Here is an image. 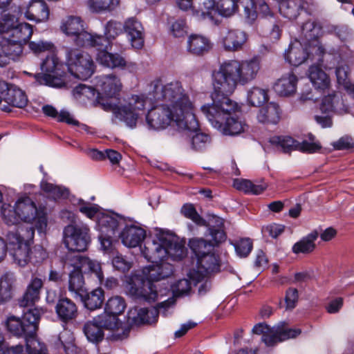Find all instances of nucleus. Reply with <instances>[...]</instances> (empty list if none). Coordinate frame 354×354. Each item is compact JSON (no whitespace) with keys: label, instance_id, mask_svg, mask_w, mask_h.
I'll use <instances>...</instances> for the list:
<instances>
[{"label":"nucleus","instance_id":"1","mask_svg":"<svg viewBox=\"0 0 354 354\" xmlns=\"http://www.w3.org/2000/svg\"><path fill=\"white\" fill-rule=\"evenodd\" d=\"M260 63L257 58L225 61L212 73V102L201 107L211 125L225 136H236L244 131V124L238 113L240 107L229 95L238 84L245 85L257 75Z\"/></svg>","mask_w":354,"mask_h":354},{"label":"nucleus","instance_id":"2","mask_svg":"<svg viewBox=\"0 0 354 354\" xmlns=\"http://www.w3.org/2000/svg\"><path fill=\"white\" fill-rule=\"evenodd\" d=\"M142 256L151 264L142 269L148 279L159 280L169 277L174 266L167 260L180 261L187 255L185 241L163 230H160L151 241L141 248Z\"/></svg>","mask_w":354,"mask_h":354},{"label":"nucleus","instance_id":"3","mask_svg":"<svg viewBox=\"0 0 354 354\" xmlns=\"http://www.w3.org/2000/svg\"><path fill=\"white\" fill-rule=\"evenodd\" d=\"M95 86L105 95L98 100L101 107L106 111H111L127 127L136 128L140 111L146 105L145 96L132 95L122 102L119 96L122 85L120 78L113 74L95 77Z\"/></svg>","mask_w":354,"mask_h":354},{"label":"nucleus","instance_id":"4","mask_svg":"<svg viewBox=\"0 0 354 354\" xmlns=\"http://www.w3.org/2000/svg\"><path fill=\"white\" fill-rule=\"evenodd\" d=\"M32 35V26L19 23L13 15H5L0 20V67L16 62L23 56L24 45Z\"/></svg>","mask_w":354,"mask_h":354},{"label":"nucleus","instance_id":"5","mask_svg":"<svg viewBox=\"0 0 354 354\" xmlns=\"http://www.w3.org/2000/svg\"><path fill=\"white\" fill-rule=\"evenodd\" d=\"M147 99L157 103L161 102L162 104L177 109L181 114H185V118L189 122V128L198 127L193 104L180 81L173 80L164 83L160 78L155 79L149 84ZM145 100L147 101V97Z\"/></svg>","mask_w":354,"mask_h":354},{"label":"nucleus","instance_id":"6","mask_svg":"<svg viewBox=\"0 0 354 354\" xmlns=\"http://www.w3.org/2000/svg\"><path fill=\"white\" fill-rule=\"evenodd\" d=\"M323 33L321 24L317 21H307L301 26V34L306 41L304 44L295 40L291 41L284 53L285 60L293 66H298L308 59L322 60L325 49L317 39Z\"/></svg>","mask_w":354,"mask_h":354},{"label":"nucleus","instance_id":"7","mask_svg":"<svg viewBox=\"0 0 354 354\" xmlns=\"http://www.w3.org/2000/svg\"><path fill=\"white\" fill-rule=\"evenodd\" d=\"M68 290L76 300H82V295L85 292L83 272H91L102 283L103 272L100 264L82 254L68 253Z\"/></svg>","mask_w":354,"mask_h":354},{"label":"nucleus","instance_id":"8","mask_svg":"<svg viewBox=\"0 0 354 354\" xmlns=\"http://www.w3.org/2000/svg\"><path fill=\"white\" fill-rule=\"evenodd\" d=\"M196 3L202 6L205 12V19L214 21L216 14L225 17L233 15L241 6L243 9V16L247 23L252 24L257 18L254 7V0H196Z\"/></svg>","mask_w":354,"mask_h":354},{"label":"nucleus","instance_id":"9","mask_svg":"<svg viewBox=\"0 0 354 354\" xmlns=\"http://www.w3.org/2000/svg\"><path fill=\"white\" fill-rule=\"evenodd\" d=\"M146 121L149 129L161 130L168 126L175 124L178 129L196 130L189 128V122L185 118L177 109L165 104H160L151 108L146 115Z\"/></svg>","mask_w":354,"mask_h":354},{"label":"nucleus","instance_id":"10","mask_svg":"<svg viewBox=\"0 0 354 354\" xmlns=\"http://www.w3.org/2000/svg\"><path fill=\"white\" fill-rule=\"evenodd\" d=\"M35 230L32 227H20L16 232H9L7 234V250L14 261L19 266H25L30 260V244L32 241Z\"/></svg>","mask_w":354,"mask_h":354},{"label":"nucleus","instance_id":"11","mask_svg":"<svg viewBox=\"0 0 354 354\" xmlns=\"http://www.w3.org/2000/svg\"><path fill=\"white\" fill-rule=\"evenodd\" d=\"M91 243L89 228L78 216L68 209V253L80 254Z\"/></svg>","mask_w":354,"mask_h":354},{"label":"nucleus","instance_id":"12","mask_svg":"<svg viewBox=\"0 0 354 354\" xmlns=\"http://www.w3.org/2000/svg\"><path fill=\"white\" fill-rule=\"evenodd\" d=\"M42 309L37 308H30L24 313L21 319L15 316H10L6 321L7 329L17 337L27 338H37L36 333Z\"/></svg>","mask_w":354,"mask_h":354},{"label":"nucleus","instance_id":"13","mask_svg":"<svg viewBox=\"0 0 354 354\" xmlns=\"http://www.w3.org/2000/svg\"><path fill=\"white\" fill-rule=\"evenodd\" d=\"M41 68L44 73L35 75L36 81L39 84L55 88H60L65 85L64 65L54 52L43 61Z\"/></svg>","mask_w":354,"mask_h":354},{"label":"nucleus","instance_id":"14","mask_svg":"<svg viewBox=\"0 0 354 354\" xmlns=\"http://www.w3.org/2000/svg\"><path fill=\"white\" fill-rule=\"evenodd\" d=\"M142 274L143 277L138 284L129 283V293L133 298L150 303L170 293L171 290L168 286H165V283H163L165 286L163 288H160L158 290V286L154 281H158V280L148 279L147 276L143 273ZM164 279H161V280Z\"/></svg>","mask_w":354,"mask_h":354},{"label":"nucleus","instance_id":"15","mask_svg":"<svg viewBox=\"0 0 354 354\" xmlns=\"http://www.w3.org/2000/svg\"><path fill=\"white\" fill-rule=\"evenodd\" d=\"M94 71L95 64L88 53L72 49L68 50V73L75 78L86 80Z\"/></svg>","mask_w":354,"mask_h":354},{"label":"nucleus","instance_id":"16","mask_svg":"<svg viewBox=\"0 0 354 354\" xmlns=\"http://www.w3.org/2000/svg\"><path fill=\"white\" fill-rule=\"evenodd\" d=\"M17 202L19 221H34L37 232L41 234H44L47 227L46 214L42 210H38L35 203L28 196L20 197Z\"/></svg>","mask_w":354,"mask_h":354},{"label":"nucleus","instance_id":"17","mask_svg":"<svg viewBox=\"0 0 354 354\" xmlns=\"http://www.w3.org/2000/svg\"><path fill=\"white\" fill-rule=\"evenodd\" d=\"M220 270L219 256L214 250L204 256L196 258V268L189 271V277L194 285H196L205 278L219 272Z\"/></svg>","mask_w":354,"mask_h":354},{"label":"nucleus","instance_id":"18","mask_svg":"<svg viewBox=\"0 0 354 354\" xmlns=\"http://www.w3.org/2000/svg\"><path fill=\"white\" fill-rule=\"evenodd\" d=\"M322 115L315 116L316 122L323 128L332 126L331 114L337 113L344 114L348 112V107L343 103V100L335 93L325 96L320 104Z\"/></svg>","mask_w":354,"mask_h":354},{"label":"nucleus","instance_id":"19","mask_svg":"<svg viewBox=\"0 0 354 354\" xmlns=\"http://www.w3.org/2000/svg\"><path fill=\"white\" fill-rule=\"evenodd\" d=\"M269 142L277 150L284 153H289L293 150L313 153L321 148V146L315 142H309L306 140L299 142L288 136H273L270 138Z\"/></svg>","mask_w":354,"mask_h":354},{"label":"nucleus","instance_id":"20","mask_svg":"<svg viewBox=\"0 0 354 354\" xmlns=\"http://www.w3.org/2000/svg\"><path fill=\"white\" fill-rule=\"evenodd\" d=\"M280 15L290 21H293L304 12L312 15L316 10V6L311 0H278Z\"/></svg>","mask_w":354,"mask_h":354},{"label":"nucleus","instance_id":"21","mask_svg":"<svg viewBox=\"0 0 354 354\" xmlns=\"http://www.w3.org/2000/svg\"><path fill=\"white\" fill-rule=\"evenodd\" d=\"M0 94L2 95L3 102L8 104L1 107V109L6 112L11 111L10 106L23 108L28 103V97L22 89L4 80H0Z\"/></svg>","mask_w":354,"mask_h":354},{"label":"nucleus","instance_id":"22","mask_svg":"<svg viewBox=\"0 0 354 354\" xmlns=\"http://www.w3.org/2000/svg\"><path fill=\"white\" fill-rule=\"evenodd\" d=\"M174 300L172 298L159 303L157 307L142 308L139 309L137 317L133 318V322L138 324H153L158 320L159 314L166 317L172 313V306Z\"/></svg>","mask_w":354,"mask_h":354},{"label":"nucleus","instance_id":"23","mask_svg":"<svg viewBox=\"0 0 354 354\" xmlns=\"http://www.w3.org/2000/svg\"><path fill=\"white\" fill-rule=\"evenodd\" d=\"M301 333V330L300 329L287 328L285 326V323L281 322L272 327L269 332L263 335L261 340L267 346H273L277 343L295 338L300 335Z\"/></svg>","mask_w":354,"mask_h":354},{"label":"nucleus","instance_id":"24","mask_svg":"<svg viewBox=\"0 0 354 354\" xmlns=\"http://www.w3.org/2000/svg\"><path fill=\"white\" fill-rule=\"evenodd\" d=\"M122 227V231L119 233L122 243L127 248L140 246L146 237L145 230L137 222L128 224L127 220Z\"/></svg>","mask_w":354,"mask_h":354},{"label":"nucleus","instance_id":"25","mask_svg":"<svg viewBox=\"0 0 354 354\" xmlns=\"http://www.w3.org/2000/svg\"><path fill=\"white\" fill-rule=\"evenodd\" d=\"M1 354H48L46 345L37 338H27L26 345L10 346L6 342Z\"/></svg>","mask_w":354,"mask_h":354},{"label":"nucleus","instance_id":"26","mask_svg":"<svg viewBox=\"0 0 354 354\" xmlns=\"http://www.w3.org/2000/svg\"><path fill=\"white\" fill-rule=\"evenodd\" d=\"M248 39L245 32L239 29L227 30L221 33L219 44L227 52L241 50Z\"/></svg>","mask_w":354,"mask_h":354},{"label":"nucleus","instance_id":"27","mask_svg":"<svg viewBox=\"0 0 354 354\" xmlns=\"http://www.w3.org/2000/svg\"><path fill=\"white\" fill-rule=\"evenodd\" d=\"M88 39H91V34L85 30L81 17L68 16V43H73L77 47L87 42Z\"/></svg>","mask_w":354,"mask_h":354},{"label":"nucleus","instance_id":"28","mask_svg":"<svg viewBox=\"0 0 354 354\" xmlns=\"http://www.w3.org/2000/svg\"><path fill=\"white\" fill-rule=\"evenodd\" d=\"M18 12L30 21L45 22L49 18V9L43 0H32L26 7L18 8Z\"/></svg>","mask_w":354,"mask_h":354},{"label":"nucleus","instance_id":"29","mask_svg":"<svg viewBox=\"0 0 354 354\" xmlns=\"http://www.w3.org/2000/svg\"><path fill=\"white\" fill-rule=\"evenodd\" d=\"M124 30L127 34L131 46L141 49L144 46V28L140 21L135 17L127 19L124 24Z\"/></svg>","mask_w":354,"mask_h":354},{"label":"nucleus","instance_id":"30","mask_svg":"<svg viewBox=\"0 0 354 354\" xmlns=\"http://www.w3.org/2000/svg\"><path fill=\"white\" fill-rule=\"evenodd\" d=\"M126 218L116 213L102 214L98 218V227L102 234L115 235L125 224Z\"/></svg>","mask_w":354,"mask_h":354},{"label":"nucleus","instance_id":"31","mask_svg":"<svg viewBox=\"0 0 354 354\" xmlns=\"http://www.w3.org/2000/svg\"><path fill=\"white\" fill-rule=\"evenodd\" d=\"M298 82L297 77L292 72L282 75L273 86L275 93L281 97H289L295 93Z\"/></svg>","mask_w":354,"mask_h":354},{"label":"nucleus","instance_id":"32","mask_svg":"<svg viewBox=\"0 0 354 354\" xmlns=\"http://www.w3.org/2000/svg\"><path fill=\"white\" fill-rule=\"evenodd\" d=\"M42 287L43 281L41 279L32 278L22 298L19 301L20 306L26 307L34 305L39 299L40 291Z\"/></svg>","mask_w":354,"mask_h":354},{"label":"nucleus","instance_id":"33","mask_svg":"<svg viewBox=\"0 0 354 354\" xmlns=\"http://www.w3.org/2000/svg\"><path fill=\"white\" fill-rule=\"evenodd\" d=\"M97 61L105 67L123 69L127 65L125 59L119 53H111L107 50L97 53Z\"/></svg>","mask_w":354,"mask_h":354},{"label":"nucleus","instance_id":"34","mask_svg":"<svg viewBox=\"0 0 354 354\" xmlns=\"http://www.w3.org/2000/svg\"><path fill=\"white\" fill-rule=\"evenodd\" d=\"M280 119V111L278 104L274 102L268 103L260 109L257 120L263 124H276Z\"/></svg>","mask_w":354,"mask_h":354},{"label":"nucleus","instance_id":"35","mask_svg":"<svg viewBox=\"0 0 354 354\" xmlns=\"http://www.w3.org/2000/svg\"><path fill=\"white\" fill-rule=\"evenodd\" d=\"M308 75L315 89L324 91L328 88L330 85L329 77L319 66H310Z\"/></svg>","mask_w":354,"mask_h":354},{"label":"nucleus","instance_id":"36","mask_svg":"<svg viewBox=\"0 0 354 354\" xmlns=\"http://www.w3.org/2000/svg\"><path fill=\"white\" fill-rule=\"evenodd\" d=\"M199 124L196 130L179 129V131H186L190 133V146L191 149L195 151H202L205 149L211 143V138L209 135L198 131Z\"/></svg>","mask_w":354,"mask_h":354},{"label":"nucleus","instance_id":"37","mask_svg":"<svg viewBox=\"0 0 354 354\" xmlns=\"http://www.w3.org/2000/svg\"><path fill=\"white\" fill-rule=\"evenodd\" d=\"M210 48L209 39L201 35H191L187 40V50L192 54L200 55L207 53Z\"/></svg>","mask_w":354,"mask_h":354},{"label":"nucleus","instance_id":"38","mask_svg":"<svg viewBox=\"0 0 354 354\" xmlns=\"http://www.w3.org/2000/svg\"><path fill=\"white\" fill-rule=\"evenodd\" d=\"M82 300H79L84 306L90 310H94L100 308L104 300V291L101 288H97L89 293L84 292L82 295Z\"/></svg>","mask_w":354,"mask_h":354},{"label":"nucleus","instance_id":"39","mask_svg":"<svg viewBox=\"0 0 354 354\" xmlns=\"http://www.w3.org/2000/svg\"><path fill=\"white\" fill-rule=\"evenodd\" d=\"M319 236V232L314 230L295 243L292 248L295 254H308L312 252L315 248V241Z\"/></svg>","mask_w":354,"mask_h":354},{"label":"nucleus","instance_id":"40","mask_svg":"<svg viewBox=\"0 0 354 354\" xmlns=\"http://www.w3.org/2000/svg\"><path fill=\"white\" fill-rule=\"evenodd\" d=\"M120 0H87L88 10L95 14L113 12L119 6Z\"/></svg>","mask_w":354,"mask_h":354},{"label":"nucleus","instance_id":"41","mask_svg":"<svg viewBox=\"0 0 354 354\" xmlns=\"http://www.w3.org/2000/svg\"><path fill=\"white\" fill-rule=\"evenodd\" d=\"M234 187L245 194L259 195L266 189L268 185L265 182L256 184L247 179H236L234 181Z\"/></svg>","mask_w":354,"mask_h":354},{"label":"nucleus","instance_id":"42","mask_svg":"<svg viewBox=\"0 0 354 354\" xmlns=\"http://www.w3.org/2000/svg\"><path fill=\"white\" fill-rule=\"evenodd\" d=\"M189 246L196 259L214 250V245L202 238H193L189 241Z\"/></svg>","mask_w":354,"mask_h":354},{"label":"nucleus","instance_id":"43","mask_svg":"<svg viewBox=\"0 0 354 354\" xmlns=\"http://www.w3.org/2000/svg\"><path fill=\"white\" fill-rule=\"evenodd\" d=\"M268 100V91L267 89L253 86L248 91L247 100L251 106H261Z\"/></svg>","mask_w":354,"mask_h":354},{"label":"nucleus","instance_id":"44","mask_svg":"<svg viewBox=\"0 0 354 354\" xmlns=\"http://www.w3.org/2000/svg\"><path fill=\"white\" fill-rule=\"evenodd\" d=\"M212 222L214 224L211 225L209 223L207 228L209 235L212 237V240L216 244L225 241L226 239V235L223 230V219L214 216L212 217Z\"/></svg>","mask_w":354,"mask_h":354},{"label":"nucleus","instance_id":"45","mask_svg":"<svg viewBox=\"0 0 354 354\" xmlns=\"http://www.w3.org/2000/svg\"><path fill=\"white\" fill-rule=\"evenodd\" d=\"M14 274L7 272L0 278V304L8 301L12 297Z\"/></svg>","mask_w":354,"mask_h":354},{"label":"nucleus","instance_id":"46","mask_svg":"<svg viewBox=\"0 0 354 354\" xmlns=\"http://www.w3.org/2000/svg\"><path fill=\"white\" fill-rule=\"evenodd\" d=\"M17 202L14 205L3 203L1 206V214L4 222L8 225H16L19 222V216L17 209Z\"/></svg>","mask_w":354,"mask_h":354},{"label":"nucleus","instance_id":"47","mask_svg":"<svg viewBox=\"0 0 354 354\" xmlns=\"http://www.w3.org/2000/svg\"><path fill=\"white\" fill-rule=\"evenodd\" d=\"M84 333L89 342H98L104 337L103 330L93 320L84 326Z\"/></svg>","mask_w":354,"mask_h":354},{"label":"nucleus","instance_id":"48","mask_svg":"<svg viewBox=\"0 0 354 354\" xmlns=\"http://www.w3.org/2000/svg\"><path fill=\"white\" fill-rule=\"evenodd\" d=\"M126 306V302L122 297L115 296L108 299L105 304V310L118 317L124 311Z\"/></svg>","mask_w":354,"mask_h":354},{"label":"nucleus","instance_id":"49","mask_svg":"<svg viewBox=\"0 0 354 354\" xmlns=\"http://www.w3.org/2000/svg\"><path fill=\"white\" fill-rule=\"evenodd\" d=\"M93 321L100 326L102 329H114L119 326L118 318L104 310V312L94 317Z\"/></svg>","mask_w":354,"mask_h":354},{"label":"nucleus","instance_id":"50","mask_svg":"<svg viewBox=\"0 0 354 354\" xmlns=\"http://www.w3.org/2000/svg\"><path fill=\"white\" fill-rule=\"evenodd\" d=\"M95 88L83 84H78L73 88L72 92L74 98L83 102L85 99H93L95 96Z\"/></svg>","mask_w":354,"mask_h":354},{"label":"nucleus","instance_id":"51","mask_svg":"<svg viewBox=\"0 0 354 354\" xmlns=\"http://www.w3.org/2000/svg\"><path fill=\"white\" fill-rule=\"evenodd\" d=\"M110 46L109 39L106 37H104L101 35H91V39H88L87 42H85L83 45H78L79 47H97V53L100 50H107Z\"/></svg>","mask_w":354,"mask_h":354},{"label":"nucleus","instance_id":"52","mask_svg":"<svg viewBox=\"0 0 354 354\" xmlns=\"http://www.w3.org/2000/svg\"><path fill=\"white\" fill-rule=\"evenodd\" d=\"M41 190L45 193L46 196L53 200H57L61 198L64 194L63 189L53 183L42 180L40 183Z\"/></svg>","mask_w":354,"mask_h":354},{"label":"nucleus","instance_id":"53","mask_svg":"<svg viewBox=\"0 0 354 354\" xmlns=\"http://www.w3.org/2000/svg\"><path fill=\"white\" fill-rule=\"evenodd\" d=\"M178 7L183 10L192 8L194 14L199 19H205V12L202 6L196 3V0H176Z\"/></svg>","mask_w":354,"mask_h":354},{"label":"nucleus","instance_id":"54","mask_svg":"<svg viewBox=\"0 0 354 354\" xmlns=\"http://www.w3.org/2000/svg\"><path fill=\"white\" fill-rule=\"evenodd\" d=\"M181 212L185 217L191 219L196 225L201 226L206 225V221L198 214L193 205L185 204L181 208Z\"/></svg>","mask_w":354,"mask_h":354},{"label":"nucleus","instance_id":"55","mask_svg":"<svg viewBox=\"0 0 354 354\" xmlns=\"http://www.w3.org/2000/svg\"><path fill=\"white\" fill-rule=\"evenodd\" d=\"M124 30V24L115 20L109 21L104 26V35L111 39L120 35Z\"/></svg>","mask_w":354,"mask_h":354},{"label":"nucleus","instance_id":"56","mask_svg":"<svg viewBox=\"0 0 354 354\" xmlns=\"http://www.w3.org/2000/svg\"><path fill=\"white\" fill-rule=\"evenodd\" d=\"M28 47L35 54L46 51L53 53L55 50V46L52 42L44 40L30 41Z\"/></svg>","mask_w":354,"mask_h":354},{"label":"nucleus","instance_id":"57","mask_svg":"<svg viewBox=\"0 0 354 354\" xmlns=\"http://www.w3.org/2000/svg\"><path fill=\"white\" fill-rule=\"evenodd\" d=\"M234 247L239 257H245L252 249V243L249 238L241 239L234 243Z\"/></svg>","mask_w":354,"mask_h":354},{"label":"nucleus","instance_id":"58","mask_svg":"<svg viewBox=\"0 0 354 354\" xmlns=\"http://www.w3.org/2000/svg\"><path fill=\"white\" fill-rule=\"evenodd\" d=\"M299 300V292L295 288H288L285 294V304L286 309L288 310H291L294 309L298 303Z\"/></svg>","mask_w":354,"mask_h":354},{"label":"nucleus","instance_id":"59","mask_svg":"<svg viewBox=\"0 0 354 354\" xmlns=\"http://www.w3.org/2000/svg\"><path fill=\"white\" fill-rule=\"evenodd\" d=\"M113 268L122 272L129 271L131 267V262L128 260L127 257L117 253L112 259Z\"/></svg>","mask_w":354,"mask_h":354},{"label":"nucleus","instance_id":"60","mask_svg":"<svg viewBox=\"0 0 354 354\" xmlns=\"http://www.w3.org/2000/svg\"><path fill=\"white\" fill-rule=\"evenodd\" d=\"M43 113L49 117L55 119L57 122H66V111L62 110L59 113L51 105H45L42 107Z\"/></svg>","mask_w":354,"mask_h":354},{"label":"nucleus","instance_id":"61","mask_svg":"<svg viewBox=\"0 0 354 354\" xmlns=\"http://www.w3.org/2000/svg\"><path fill=\"white\" fill-rule=\"evenodd\" d=\"M170 31L175 37H182L187 33V26L183 19H177L171 24Z\"/></svg>","mask_w":354,"mask_h":354},{"label":"nucleus","instance_id":"62","mask_svg":"<svg viewBox=\"0 0 354 354\" xmlns=\"http://www.w3.org/2000/svg\"><path fill=\"white\" fill-rule=\"evenodd\" d=\"M191 281L187 279L178 280L173 288V293L176 296L187 295L191 290Z\"/></svg>","mask_w":354,"mask_h":354},{"label":"nucleus","instance_id":"63","mask_svg":"<svg viewBox=\"0 0 354 354\" xmlns=\"http://www.w3.org/2000/svg\"><path fill=\"white\" fill-rule=\"evenodd\" d=\"M68 125H70L71 128L74 130L83 133L86 132V133H91V132L89 131V127L83 123L79 122L77 119H75L73 115L70 114L68 112Z\"/></svg>","mask_w":354,"mask_h":354},{"label":"nucleus","instance_id":"64","mask_svg":"<svg viewBox=\"0 0 354 354\" xmlns=\"http://www.w3.org/2000/svg\"><path fill=\"white\" fill-rule=\"evenodd\" d=\"M113 235H106V234H100L98 236L100 243L101 249L106 253H109L113 248Z\"/></svg>","mask_w":354,"mask_h":354}]
</instances>
